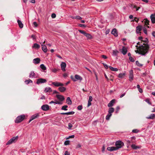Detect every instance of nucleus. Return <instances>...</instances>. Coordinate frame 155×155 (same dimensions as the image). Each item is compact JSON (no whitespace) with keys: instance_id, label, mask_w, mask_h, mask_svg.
Instances as JSON below:
<instances>
[{"instance_id":"6e6552de","label":"nucleus","mask_w":155,"mask_h":155,"mask_svg":"<svg viewBox=\"0 0 155 155\" xmlns=\"http://www.w3.org/2000/svg\"><path fill=\"white\" fill-rule=\"evenodd\" d=\"M129 81H132L133 80V72L132 70H131L129 71Z\"/></svg>"},{"instance_id":"ea45409f","label":"nucleus","mask_w":155,"mask_h":155,"mask_svg":"<svg viewBox=\"0 0 155 155\" xmlns=\"http://www.w3.org/2000/svg\"><path fill=\"white\" fill-rule=\"evenodd\" d=\"M70 141L69 140H67L65 141L64 142V145H68L69 144Z\"/></svg>"},{"instance_id":"0e129e2a","label":"nucleus","mask_w":155,"mask_h":155,"mask_svg":"<svg viewBox=\"0 0 155 155\" xmlns=\"http://www.w3.org/2000/svg\"><path fill=\"white\" fill-rule=\"evenodd\" d=\"M101 57L104 59H106L107 58V57L105 55H101Z\"/></svg>"},{"instance_id":"13d9d810","label":"nucleus","mask_w":155,"mask_h":155,"mask_svg":"<svg viewBox=\"0 0 155 155\" xmlns=\"http://www.w3.org/2000/svg\"><path fill=\"white\" fill-rule=\"evenodd\" d=\"M51 16L52 18H54L56 17V15L55 13H52L51 14Z\"/></svg>"},{"instance_id":"bb28decb","label":"nucleus","mask_w":155,"mask_h":155,"mask_svg":"<svg viewBox=\"0 0 155 155\" xmlns=\"http://www.w3.org/2000/svg\"><path fill=\"white\" fill-rule=\"evenodd\" d=\"M150 18L152 22L154 24L155 23V18L153 14H152L150 16Z\"/></svg>"},{"instance_id":"c85d7f7f","label":"nucleus","mask_w":155,"mask_h":155,"mask_svg":"<svg viewBox=\"0 0 155 155\" xmlns=\"http://www.w3.org/2000/svg\"><path fill=\"white\" fill-rule=\"evenodd\" d=\"M40 47V45L37 43L34 44L33 46H32L33 48H34L37 49H39Z\"/></svg>"},{"instance_id":"0eeeda50","label":"nucleus","mask_w":155,"mask_h":155,"mask_svg":"<svg viewBox=\"0 0 155 155\" xmlns=\"http://www.w3.org/2000/svg\"><path fill=\"white\" fill-rule=\"evenodd\" d=\"M47 82V80L45 79L42 78H40L37 79L36 82V84H42L46 83Z\"/></svg>"},{"instance_id":"a19ab883","label":"nucleus","mask_w":155,"mask_h":155,"mask_svg":"<svg viewBox=\"0 0 155 155\" xmlns=\"http://www.w3.org/2000/svg\"><path fill=\"white\" fill-rule=\"evenodd\" d=\"M78 31H79V32H80L81 33V34H83L84 35H85V34H86V33L84 31H83V30H78Z\"/></svg>"},{"instance_id":"cd10ccee","label":"nucleus","mask_w":155,"mask_h":155,"mask_svg":"<svg viewBox=\"0 0 155 155\" xmlns=\"http://www.w3.org/2000/svg\"><path fill=\"white\" fill-rule=\"evenodd\" d=\"M155 117V114H151L149 117H147L146 118L147 119H152Z\"/></svg>"},{"instance_id":"f257e3e1","label":"nucleus","mask_w":155,"mask_h":155,"mask_svg":"<svg viewBox=\"0 0 155 155\" xmlns=\"http://www.w3.org/2000/svg\"><path fill=\"white\" fill-rule=\"evenodd\" d=\"M142 41L145 43L141 44L140 45L139 54L145 56L146 54L148 52L149 48V46L148 44V41L147 38H145L144 40Z\"/></svg>"},{"instance_id":"ddd939ff","label":"nucleus","mask_w":155,"mask_h":155,"mask_svg":"<svg viewBox=\"0 0 155 155\" xmlns=\"http://www.w3.org/2000/svg\"><path fill=\"white\" fill-rule=\"evenodd\" d=\"M115 101V99H113L108 104L107 106L109 107H111L114 105V104Z\"/></svg>"},{"instance_id":"79ce46f5","label":"nucleus","mask_w":155,"mask_h":155,"mask_svg":"<svg viewBox=\"0 0 155 155\" xmlns=\"http://www.w3.org/2000/svg\"><path fill=\"white\" fill-rule=\"evenodd\" d=\"M58 71V69L54 68L52 69H51L53 73H56Z\"/></svg>"},{"instance_id":"473e14b6","label":"nucleus","mask_w":155,"mask_h":155,"mask_svg":"<svg viewBox=\"0 0 155 155\" xmlns=\"http://www.w3.org/2000/svg\"><path fill=\"white\" fill-rule=\"evenodd\" d=\"M114 109L113 107H110L109 108L108 113L112 114L114 111Z\"/></svg>"},{"instance_id":"b1692460","label":"nucleus","mask_w":155,"mask_h":155,"mask_svg":"<svg viewBox=\"0 0 155 155\" xmlns=\"http://www.w3.org/2000/svg\"><path fill=\"white\" fill-rule=\"evenodd\" d=\"M66 102L69 105L71 104L72 102L69 97H67Z\"/></svg>"},{"instance_id":"338daca9","label":"nucleus","mask_w":155,"mask_h":155,"mask_svg":"<svg viewBox=\"0 0 155 155\" xmlns=\"http://www.w3.org/2000/svg\"><path fill=\"white\" fill-rule=\"evenodd\" d=\"M33 24L35 27H36L37 26V24L36 21L34 22L33 23Z\"/></svg>"},{"instance_id":"f03ea898","label":"nucleus","mask_w":155,"mask_h":155,"mask_svg":"<svg viewBox=\"0 0 155 155\" xmlns=\"http://www.w3.org/2000/svg\"><path fill=\"white\" fill-rule=\"evenodd\" d=\"M25 117V115H21L18 116L16 118L15 122L16 123H18L22 121Z\"/></svg>"},{"instance_id":"680f3d73","label":"nucleus","mask_w":155,"mask_h":155,"mask_svg":"<svg viewBox=\"0 0 155 155\" xmlns=\"http://www.w3.org/2000/svg\"><path fill=\"white\" fill-rule=\"evenodd\" d=\"M71 78L74 81H76L75 78H74L72 76H71Z\"/></svg>"},{"instance_id":"c756f323","label":"nucleus","mask_w":155,"mask_h":155,"mask_svg":"<svg viewBox=\"0 0 155 155\" xmlns=\"http://www.w3.org/2000/svg\"><path fill=\"white\" fill-rule=\"evenodd\" d=\"M112 114L108 113L107 114L106 117V119L108 120H110V117L112 116Z\"/></svg>"},{"instance_id":"de8ad7c7","label":"nucleus","mask_w":155,"mask_h":155,"mask_svg":"<svg viewBox=\"0 0 155 155\" xmlns=\"http://www.w3.org/2000/svg\"><path fill=\"white\" fill-rule=\"evenodd\" d=\"M68 129H69L70 130V129H71V128L72 127V125L71 123H69L68 124Z\"/></svg>"},{"instance_id":"7c9ffc66","label":"nucleus","mask_w":155,"mask_h":155,"mask_svg":"<svg viewBox=\"0 0 155 155\" xmlns=\"http://www.w3.org/2000/svg\"><path fill=\"white\" fill-rule=\"evenodd\" d=\"M109 68L112 71H118V69L117 68H114L110 66H109Z\"/></svg>"},{"instance_id":"37998d69","label":"nucleus","mask_w":155,"mask_h":155,"mask_svg":"<svg viewBox=\"0 0 155 155\" xmlns=\"http://www.w3.org/2000/svg\"><path fill=\"white\" fill-rule=\"evenodd\" d=\"M102 64H103L105 68L106 69H107L109 68V66L107 64L104 63H102Z\"/></svg>"},{"instance_id":"c03bdc74","label":"nucleus","mask_w":155,"mask_h":155,"mask_svg":"<svg viewBox=\"0 0 155 155\" xmlns=\"http://www.w3.org/2000/svg\"><path fill=\"white\" fill-rule=\"evenodd\" d=\"M120 109V107L119 106H117V107L116 108V110L115 112L116 113H118Z\"/></svg>"},{"instance_id":"20e7f679","label":"nucleus","mask_w":155,"mask_h":155,"mask_svg":"<svg viewBox=\"0 0 155 155\" xmlns=\"http://www.w3.org/2000/svg\"><path fill=\"white\" fill-rule=\"evenodd\" d=\"M50 82L51 83V84H50V85H53L56 87H60V86H63L64 85V84L63 83L60 82H52L51 81Z\"/></svg>"},{"instance_id":"423d86ee","label":"nucleus","mask_w":155,"mask_h":155,"mask_svg":"<svg viewBox=\"0 0 155 155\" xmlns=\"http://www.w3.org/2000/svg\"><path fill=\"white\" fill-rule=\"evenodd\" d=\"M18 136L14 137L11 139L6 143L7 145H9L14 143L15 140H17Z\"/></svg>"},{"instance_id":"8fccbe9b","label":"nucleus","mask_w":155,"mask_h":155,"mask_svg":"<svg viewBox=\"0 0 155 155\" xmlns=\"http://www.w3.org/2000/svg\"><path fill=\"white\" fill-rule=\"evenodd\" d=\"M145 101L147 102L149 104L151 105V103L150 102V100L148 99H146L145 100Z\"/></svg>"},{"instance_id":"e2e57ef3","label":"nucleus","mask_w":155,"mask_h":155,"mask_svg":"<svg viewBox=\"0 0 155 155\" xmlns=\"http://www.w3.org/2000/svg\"><path fill=\"white\" fill-rule=\"evenodd\" d=\"M79 26L80 27H86V25H85L82 24H79Z\"/></svg>"},{"instance_id":"6e6d98bb","label":"nucleus","mask_w":155,"mask_h":155,"mask_svg":"<svg viewBox=\"0 0 155 155\" xmlns=\"http://www.w3.org/2000/svg\"><path fill=\"white\" fill-rule=\"evenodd\" d=\"M130 7L132 8L133 9L134 8L135 9L137 8V6L135 5H131L130 6Z\"/></svg>"},{"instance_id":"864d4df0","label":"nucleus","mask_w":155,"mask_h":155,"mask_svg":"<svg viewBox=\"0 0 155 155\" xmlns=\"http://www.w3.org/2000/svg\"><path fill=\"white\" fill-rule=\"evenodd\" d=\"M55 101H56L57 102V104H60V105H61V104H63V103H62V101H58L57 100H54Z\"/></svg>"},{"instance_id":"e433bc0d","label":"nucleus","mask_w":155,"mask_h":155,"mask_svg":"<svg viewBox=\"0 0 155 155\" xmlns=\"http://www.w3.org/2000/svg\"><path fill=\"white\" fill-rule=\"evenodd\" d=\"M25 82L26 84H28L30 83H32V81L30 79H28L25 81Z\"/></svg>"},{"instance_id":"052dcab7","label":"nucleus","mask_w":155,"mask_h":155,"mask_svg":"<svg viewBox=\"0 0 155 155\" xmlns=\"http://www.w3.org/2000/svg\"><path fill=\"white\" fill-rule=\"evenodd\" d=\"M74 135H73L71 136H69L67 138V139H68L70 138H74Z\"/></svg>"},{"instance_id":"4468645a","label":"nucleus","mask_w":155,"mask_h":155,"mask_svg":"<svg viewBox=\"0 0 155 155\" xmlns=\"http://www.w3.org/2000/svg\"><path fill=\"white\" fill-rule=\"evenodd\" d=\"M111 34L115 37H117L118 36L117 30L116 28L113 29L111 31Z\"/></svg>"},{"instance_id":"72a5a7b5","label":"nucleus","mask_w":155,"mask_h":155,"mask_svg":"<svg viewBox=\"0 0 155 155\" xmlns=\"http://www.w3.org/2000/svg\"><path fill=\"white\" fill-rule=\"evenodd\" d=\"M125 73H120L118 75V77L119 78H123L125 76Z\"/></svg>"},{"instance_id":"2f4dec72","label":"nucleus","mask_w":155,"mask_h":155,"mask_svg":"<svg viewBox=\"0 0 155 155\" xmlns=\"http://www.w3.org/2000/svg\"><path fill=\"white\" fill-rule=\"evenodd\" d=\"M119 53V51L117 50H113L112 53V55L113 56H116L117 55L118 53Z\"/></svg>"},{"instance_id":"393cba45","label":"nucleus","mask_w":155,"mask_h":155,"mask_svg":"<svg viewBox=\"0 0 155 155\" xmlns=\"http://www.w3.org/2000/svg\"><path fill=\"white\" fill-rule=\"evenodd\" d=\"M40 67L43 70L44 72H46V68L44 64H41L40 65Z\"/></svg>"},{"instance_id":"412c9836","label":"nucleus","mask_w":155,"mask_h":155,"mask_svg":"<svg viewBox=\"0 0 155 155\" xmlns=\"http://www.w3.org/2000/svg\"><path fill=\"white\" fill-rule=\"evenodd\" d=\"M39 116L40 115L39 114H35L34 115L31 116V120H33L36 118L37 117H39Z\"/></svg>"},{"instance_id":"09e8293b","label":"nucleus","mask_w":155,"mask_h":155,"mask_svg":"<svg viewBox=\"0 0 155 155\" xmlns=\"http://www.w3.org/2000/svg\"><path fill=\"white\" fill-rule=\"evenodd\" d=\"M129 59L130 61L132 62H134L135 61L134 59L132 58L131 57H129Z\"/></svg>"},{"instance_id":"c9c22d12","label":"nucleus","mask_w":155,"mask_h":155,"mask_svg":"<svg viewBox=\"0 0 155 155\" xmlns=\"http://www.w3.org/2000/svg\"><path fill=\"white\" fill-rule=\"evenodd\" d=\"M68 106L67 105L63 106L61 108V109L63 110L66 111L68 110L67 108Z\"/></svg>"},{"instance_id":"69168bd1","label":"nucleus","mask_w":155,"mask_h":155,"mask_svg":"<svg viewBox=\"0 0 155 155\" xmlns=\"http://www.w3.org/2000/svg\"><path fill=\"white\" fill-rule=\"evenodd\" d=\"M64 155H70V153L67 151H65V152Z\"/></svg>"},{"instance_id":"f704fd0d","label":"nucleus","mask_w":155,"mask_h":155,"mask_svg":"<svg viewBox=\"0 0 155 155\" xmlns=\"http://www.w3.org/2000/svg\"><path fill=\"white\" fill-rule=\"evenodd\" d=\"M84 36H86L88 39H91L92 38L91 35L89 33H86Z\"/></svg>"},{"instance_id":"4be33fe9","label":"nucleus","mask_w":155,"mask_h":155,"mask_svg":"<svg viewBox=\"0 0 155 155\" xmlns=\"http://www.w3.org/2000/svg\"><path fill=\"white\" fill-rule=\"evenodd\" d=\"M41 45L42 46V49L43 51L45 53L47 51V47L45 45L41 44Z\"/></svg>"},{"instance_id":"6ab92c4d","label":"nucleus","mask_w":155,"mask_h":155,"mask_svg":"<svg viewBox=\"0 0 155 155\" xmlns=\"http://www.w3.org/2000/svg\"><path fill=\"white\" fill-rule=\"evenodd\" d=\"M74 111H71V112H68L66 113H60L61 114V115H64L66 114L67 115H72L74 114Z\"/></svg>"},{"instance_id":"2eb2a0df","label":"nucleus","mask_w":155,"mask_h":155,"mask_svg":"<svg viewBox=\"0 0 155 155\" xmlns=\"http://www.w3.org/2000/svg\"><path fill=\"white\" fill-rule=\"evenodd\" d=\"M59 91L61 92H64L66 90V88L63 86H60L58 88Z\"/></svg>"},{"instance_id":"dca6fc26","label":"nucleus","mask_w":155,"mask_h":155,"mask_svg":"<svg viewBox=\"0 0 155 155\" xmlns=\"http://www.w3.org/2000/svg\"><path fill=\"white\" fill-rule=\"evenodd\" d=\"M107 149L108 150L110 151H112L117 150L116 149V147H108L107 148Z\"/></svg>"},{"instance_id":"58836bf2","label":"nucleus","mask_w":155,"mask_h":155,"mask_svg":"<svg viewBox=\"0 0 155 155\" xmlns=\"http://www.w3.org/2000/svg\"><path fill=\"white\" fill-rule=\"evenodd\" d=\"M136 64L139 67H142L143 66V64L140 63L138 61H136Z\"/></svg>"},{"instance_id":"3c124183","label":"nucleus","mask_w":155,"mask_h":155,"mask_svg":"<svg viewBox=\"0 0 155 155\" xmlns=\"http://www.w3.org/2000/svg\"><path fill=\"white\" fill-rule=\"evenodd\" d=\"M131 147L133 149L136 150V146L134 144H133L131 145Z\"/></svg>"},{"instance_id":"aec40b11","label":"nucleus","mask_w":155,"mask_h":155,"mask_svg":"<svg viewBox=\"0 0 155 155\" xmlns=\"http://www.w3.org/2000/svg\"><path fill=\"white\" fill-rule=\"evenodd\" d=\"M45 92H51L52 91L51 88L49 87H46L44 91Z\"/></svg>"},{"instance_id":"39448f33","label":"nucleus","mask_w":155,"mask_h":155,"mask_svg":"<svg viewBox=\"0 0 155 155\" xmlns=\"http://www.w3.org/2000/svg\"><path fill=\"white\" fill-rule=\"evenodd\" d=\"M29 77L30 78H36L38 77V74L37 73H35L34 71H32L30 72Z\"/></svg>"},{"instance_id":"a18cd8bd","label":"nucleus","mask_w":155,"mask_h":155,"mask_svg":"<svg viewBox=\"0 0 155 155\" xmlns=\"http://www.w3.org/2000/svg\"><path fill=\"white\" fill-rule=\"evenodd\" d=\"M139 131V130L137 129H134L132 131L133 133H138Z\"/></svg>"},{"instance_id":"49530a36","label":"nucleus","mask_w":155,"mask_h":155,"mask_svg":"<svg viewBox=\"0 0 155 155\" xmlns=\"http://www.w3.org/2000/svg\"><path fill=\"white\" fill-rule=\"evenodd\" d=\"M78 109L79 110H82V106L81 105H79L77 107Z\"/></svg>"},{"instance_id":"603ef678","label":"nucleus","mask_w":155,"mask_h":155,"mask_svg":"<svg viewBox=\"0 0 155 155\" xmlns=\"http://www.w3.org/2000/svg\"><path fill=\"white\" fill-rule=\"evenodd\" d=\"M31 38L33 39V40H35L36 39V37L35 35H32L31 36Z\"/></svg>"},{"instance_id":"774afa93","label":"nucleus","mask_w":155,"mask_h":155,"mask_svg":"<svg viewBox=\"0 0 155 155\" xmlns=\"http://www.w3.org/2000/svg\"><path fill=\"white\" fill-rule=\"evenodd\" d=\"M91 105V102L88 101L87 107H89Z\"/></svg>"},{"instance_id":"bf43d9fd","label":"nucleus","mask_w":155,"mask_h":155,"mask_svg":"<svg viewBox=\"0 0 155 155\" xmlns=\"http://www.w3.org/2000/svg\"><path fill=\"white\" fill-rule=\"evenodd\" d=\"M76 19L80 20L82 19V18L81 17L79 16H76Z\"/></svg>"},{"instance_id":"5701e85b","label":"nucleus","mask_w":155,"mask_h":155,"mask_svg":"<svg viewBox=\"0 0 155 155\" xmlns=\"http://www.w3.org/2000/svg\"><path fill=\"white\" fill-rule=\"evenodd\" d=\"M75 78L76 80H78L81 81L82 80V77L80 75L78 74H75Z\"/></svg>"},{"instance_id":"4c0bfd02","label":"nucleus","mask_w":155,"mask_h":155,"mask_svg":"<svg viewBox=\"0 0 155 155\" xmlns=\"http://www.w3.org/2000/svg\"><path fill=\"white\" fill-rule=\"evenodd\" d=\"M143 21L145 25H146L147 26L149 24V21L147 19H144Z\"/></svg>"},{"instance_id":"7ed1b4c3","label":"nucleus","mask_w":155,"mask_h":155,"mask_svg":"<svg viewBox=\"0 0 155 155\" xmlns=\"http://www.w3.org/2000/svg\"><path fill=\"white\" fill-rule=\"evenodd\" d=\"M124 144L123 142L120 140H118L115 143V147L117 150L120 148L124 146Z\"/></svg>"},{"instance_id":"f3484780","label":"nucleus","mask_w":155,"mask_h":155,"mask_svg":"<svg viewBox=\"0 0 155 155\" xmlns=\"http://www.w3.org/2000/svg\"><path fill=\"white\" fill-rule=\"evenodd\" d=\"M142 29V27L141 26H138L136 27V32L137 34L140 33V31Z\"/></svg>"},{"instance_id":"a211bd4d","label":"nucleus","mask_w":155,"mask_h":155,"mask_svg":"<svg viewBox=\"0 0 155 155\" xmlns=\"http://www.w3.org/2000/svg\"><path fill=\"white\" fill-rule=\"evenodd\" d=\"M33 62L35 64H38L39 63L40 61V60L39 58H37L34 59L33 60Z\"/></svg>"},{"instance_id":"9b49d317","label":"nucleus","mask_w":155,"mask_h":155,"mask_svg":"<svg viewBox=\"0 0 155 155\" xmlns=\"http://www.w3.org/2000/svg\"><path fill=\"white\" fill-rule=\"evenodd\" d=\"M56 97L60 101H63L64 99V97L61 95L58 94L56 95Z\"/></svg>"},{"instance_id":"4d7b16f0","label":"nucleus","mask_w":155,"mask_h":155,"mask_svg":"<svg viewBox=\"0 0 155 155\" xmlns=\"http://www.w3.org/2000/svg\"><path fill=\"white\" fill-rule=\"evenodd\" d=\"M139 20V19L138 18H136V17H135V19H134L133 21H136L137 22H138V21Z\"/></svg>"},{"instance_id":"1a4fd4ad","label":"nucleus","mask_w":155,"mask_h":155,"mask_svg":"<svg viewBox=\"0 0 155 155\" xmlns=\"http://www.w3.org/2000/svg\"><path fill=\"white\" fill-rule=\"evenodd\" d=\"M41 109L44 111H47L49 109V106L47 104H44L42 106Z\"/></svg>"},{"instance_id":"a878e982","label":"nucleus","mask_w":155,"mask_h":155,"mask_svg":"<svg viewBox=\"0 0 155 155\" xmlns=\"http://www.w3.org/2000/svg\"><path fill=\"white\" fill-rule=\"evenodd\" d=\"M17 22L19 27L21 28H23V24L22 23V22L20 20H17Z\"/></svg>"},{"instance_id":"9d476101","label":"nucleus","mask_w":155,"mask_h":155,"mask_svg":"<svg viewBox=\"0 0 155 155\" xmlns=\"http://www.w3.org/2000/svg\"><path fill=\"white\" fill-rule=\"evenodd\" d=\"M120 51L122 54L124 55L126 54L127 51V48L124 46L122 47V49L120 50Z\"/></svg>"},{"instance_id":"f8f14e48","label":"nucleus","mask_w":155,"mask_h":155,"mask_svg":"<svg viewBox=\"0 0 155 155\" xmlns=\"http://www.w3.org/2000/svg\"><path fill=\"white\" fill-rule=\"evenodd\" d=\"M66 66V64L64 62H62L61 64V70L64 71H65V68Z\"/></svg>"},{"instance_id":"5fc2aeb1","label":"nucleus","mask_w":155,"mask_h":155,"mask_svg":"<svg viewBox=\"0 0 155 155\" xmlns=\"http://www.w3.org/2000/svg\"><path fill=\"white\" fill-rule=\"evenodd\" d=\"M93 100V98L91 96H90L89 97V99L88 100V101L91 102Z\"/></svg>"}]
</instances>
